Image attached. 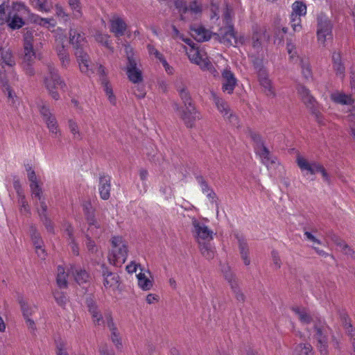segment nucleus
I'll use <instances>...</instances> for the list:
<instances>
[{"instance_id": "obj_16", "label": "nucleus", "mask_w": 355, "mask_h": 355, "mask_svg": "<svg viewBox=\"0 0 355 355\" xmlns=\"http://www.w3.org/2000/svg\"><path fill=\"white\" fill-rule=\"evenodd\" d=\"M297 164L302 171H307L311 175H314L316 173H320L323 166L317 162H309L304 157L301 155L297 157Z\"/></svg>"}, {"instance_id": "obj_50", "label": "nucleus", "mask_w": 355, "mask_h": 355, "mask_svg": "<svg viewBox=\"0 0 355 355\" xmlns=\"http://www.w3.org/2000/svg\"><path fill=\"white\" fill-rule=\"evenodd\" d=\"M302 73L306 79L312 78V71L307 60L300 59Z\"/></svg>"}, {"instance_id": "obj_34", "label": "nucleus", "mask_w": 355, "mask_h": 355, "mask_svg": "<svg viewBox=\"0 0 355 355\" xmlns=\"http://www.w3.org/2000/svg\"><path fill=\"white\" fill-rule=\"evenodd\" d=\"M334 69L338 76L343 77L345 68L341 62L340 53L334 52L332 55Z\"/></svg>"}, {"instance_id": "obj_5", "label": "nucleus", "mask_w": 355, "mask_h": 355, "mask_svg": "<svg viewBox=\"0 0 355 355\" xmlns=\"http://www.w3.org/2000/svg\"><path fill=\"white\" fill-rule=\"evenodd\" d=\"M253 65L257 74L259 83L265 94L270 97H275L276 95L275 88L269 78L268 71L263 65L262 60L259 59L254 60Z\"/></svg>"}, {"instance_id": "obj_63", "label": "nucleus", "mask_w": 355, "mask_h": 355, "mask_svg": "<svg viewBox=\"0 0 355 355\" xmlns=\"http://www.w3.org/2000/svg\"><path fill=\"white\" fill-rule=\"evenodd\" d=\"M198 184L200 185L202 192L207 194L209 191L212 190L208 185L207 182L205 180L203 177L198 176L196 178Z\"/></svg>"}, {"instance_id": "obj_46", "label": "nucleus", "mask_w": 355, "mask_h": 355, "mask_svg": "<svg viewBox=\"0 0 355 355\" xmlns=\"http://www.w3.org/2000/svg\"><path fill=\"white\" fill-rule=\"evenodd\" d=\"M30 234L32 241L35 248L40 249V246H43V241L41 238L40 232L37 231L35 227L31 226L30 228Z\"/></svg>"}, {"instance_id": "obj_41", "label": "nucleus", "mask_w": 355, "mask_h": 355, "mask_svg": "<svg viewBox=\"0 0 355 355\" xmlns=\"http://www.w3.org/2000/svg\"><path fill=\"white\" fill-rule=\"evenodd\" d=\"M68 128L70 132L73 135L74 139L81 140L83 139V134L81 133L78 123L72 119H69L67 121Z\"/></svg>"}, {"instance_id": "obj_8", "label": "nucleus", "mask_w": 355, "mask_h": 355, "mask_svg": "<svg viewBox=\"0 0 355 355\" xmlns=\"http://www.w3.org/2000/svg\"><path fill=\"white\" fill-rule=\"evenodd\" d=\"M218 36L220 42L226 46H235L244 42V37L236 36L234 26H225L218 31Z\"/></svg>"}, {"instance_id": "obj_58", "label": "nucleus", "mask_w": 355, "mask_h": 355, "mask_svg": "<svg viewBox=\"0 0 355 355\" xmlns=\"http://www.w3.org/2000/svg\"><path fill=\"white\" fill-rule=\"evenodd\" d=\"M250 137L254 143V151L261 148V146H265L261 136L254 132H250Z\"/></svg>"}, {"instance_id": "obj_52", "label": "nucleus", "mask_w": 355, "mask_h": 355, "mask_svg": "<svg viewBox=\"0 0 355 355\" xmlns=\"http://www.w3.org/2000/svg\"><path fill=\"white\" fill-rule=\"evenodd\" d=\"M292 14H296L301 17L306 13V6L301 1H295L292 6Z\"/></svg>"}, {"instance_id": "obj_26", "label": "nucleus", "mask_w": 355, "mask_h": 355, "mask_svg": "<svg viewBox=\"0 0 355 355\" xmlns=\"http://www.w3.org/2000/svg\"><path fill=\"white\" fill-rule=\"evenodd\" d=\"M291 310L304 324H310L313 320L314 315H311L308 310L304 307L293 306Z\"/></svg>"}, {"instance_id": "obj_14", "label": "nucleus", "mask_w": 355, "mask_h": 355, "mask_svg": "<svg viewBox=\"0 0 355 355\" xmlns=\"http://www.w3.org/2000/svg\"><path fill=\"white\" fill-rule=\"evenodd\" d=\"M306 107L310 110L312 115L314 116L317 122L321 125L324 124V118L320 112V109L318 103L315 98L310 94L302 100Z\"/></svg>"}, {"instance_id": "obj_43", "label": "nucleus", "mask_w": 355, "mask_h": 355, "mask_svg": "<svg viewBox=\"0 0 355 355\" xmlns=\"http://www.w3.org/2000/svg\"><path fill=\"white\" fill-rule=\"evenodd\" d=\"M34 22L48 29L54 28L56 25V21L53 18H43L38 15L35 16Z\"/></svg>"}, {"instance_id": "obj_40", "label": "nucleus", "mask_w": 355, "mask_h": 355, "mask_svg": "<svg viewBox=\"0 0 355 355\" xmlns=\"http://www.w3.org/2000/svg\"><path fill=\"white\" fill-rule=\"evenodd\" d=\"M68 274L65 272L64 268L58 266L57 268V284L60 288H64L67 286V278Z\"/></svg>"}, {"instance_id": "obj_18", "label": "nucleus", "mask_w": 355, "mask_h": 355, "mask_svg": "<svg viewBox=\"0 0 355 355\" xmlns=\"http://www.w3.org/2000/svg\"><path fill=\"white\" fill-rule=\"evenodd\" d=\"M101 272L103 277V286L106 288L115 289L118 287L119 282V276L110 272L105 264L101 265Z\"/></svg>"}, {"instance_id": "obj_6", "label": "nucleus", "mask_w": 355, "mask_h": 355, "mask_svg": "<svg viewBox=\"0 0 355 355\" xmlns=\"http://www.w3.org/2000/svg\"><path fill=\"white\" fill-rule=\"evenodd\" d=\"M125 53L128 60L126 64V73L128 78L135 84L142 82V72L138 67L139 60L135 57L132 48L128 45L125 46Z\"/></svg>"}, {"instance_id": "obj_24", "label": "nucleus", "mask_w": 355, "mask_h": 355, "mask_svg": "<svg viewBox=\"0 0 355 355\" xmlns=\"http://www.w3.org/2000/svg\"><path fill=\"white\" fill-rule=\"evenodd\" d=\"M329 337L331 338L333 345H336V338L334 336L329 334H317L316 340L318 342V347L319 348L321 355H328L327 343H329Z\"/></svg>"}, {"instance_id": "obj_10", "label": "nucleus", "mask_w": 355, "mask_h": 355, "mask_svg": "<svg viewBox=\"0 0 355 355\" xmlns=\"http://www.w3.org/2000/svg\"><path fill=\"white\" fill-rule=\"evenodd\" d=\"M40 114L44 122L46 123L49 132L53 137L58 138L61 136V131L59 129L58 123L55 116L50 112L49 108L43 105L40 109Z\"/></svg>"}, {"instance_id": "obj_7", "label": "nucleus", "mask_w": 355, "mask_h": 355, "mask_svg": "<svg viewBox=\"0 0 355 355\" xmlns=\"http://www.w3.org/2000/svg\"><path fill=\"white\" fill-rule=\"evenodd\" d=\"M192 233L198 244L210 242L214 237V232L205 223L196 218L192 219Z\"/></svg>"}, {"instance_id": "obj_53", "label": "nucleus", "mask_w": 355, "mask_h": 355, "mask_svg": "<svg viewBox=\"0 0 355 355\" xmlns=\"http://www.w3.org/2000/svg\"><path fill=\"white\" fill-rule=\"evenodd\" d=\"M18 203L20 206V212L23 214H31V209L26 200L25 195L18 196Z\"/></svg>"}, {"instance_id": "obj_22", "label": "nucleus", "mask_w": 355, "mask_h": 355, "mask_svg": "<svg viewBox=\"0 0 355 355\" xmlns=\"http://www.w3.org/2000/svg\"><path fill=\"white\" fill-rule=\"evenodd\" d=\"M111 178L109 175H102L99 178L98 190L101 198L107 200L110 196Z\"/></svg>"}, {"instance_id": "obj_35", "label": "nucleus", "mask_w": 355, "mask_h": 355, "mask_svg": "<svg viewBox=\"0 0 355 355\" xmlns=\"http://www.w3.org/2000/svg\"><path fill=\"white\" fill-rule=\"evenodd\" d=\"M199 248L201 254L206 259H211L214 257L215 248L209 242H205L199 244Z\"/></svg>"}, {"instance_id": "obj_20", "label": "nucleus", "mask_w": 355, "mask_h": 355, "mask_svg": "<svg viewBox=\"0 0 355 355\" xmlns=\"http://www.w3.org/2000/svg\"><path fill=\"white\" fill-rule=\"evenodd\" d=\"M39 218L40 221L42 223L44 226L45 227L46 231L49 233L54 234L55 233V229H54V223L50 218V217L48 215V206L47 205H44L42 203V208H39L37 207L36 210Z\"/></svg>"}, {"instance_id": "obj_13", "label": "nucleus", "mask_w": 355, "mask_h": 355, "mask_svg": "<svg viewBox=\"0 0 355 355\" xmlns=\"http://www.w3.org/2000/svg\"><path fill=\"white\" fill-rule=\"evenodd\" d=\"M318 39L320 42L324 44L327 40L331 37V25L330 21L323 17L318 18Z\"/></svg>"}, {"instance_id": "obj_32", "label": "nucleus", "mask_w": 355, "mask_h": 355, "mask_svg": "<svg viewBox=\"0 0 355 355\" xmlns=\"http://www.w3.org/2000/svg\"><path fill=\"white\" fill-rule=\"evenodd\" d=\"M88 311L92 315V317L93 318L94 322L97 324H101V323H103V316L100 311H98V306L92 300H87Z\"/></svg>"}, {"instance_id": "obj_64", "label": "nucleus", "mask_w": 355, "mask_h": 355, "mask_svg": "<svg viewBox=\"0 0 355 355\" xmlns=\"http://www.w3.org/2000/svg\"><path fill=\"white\" fill-rule=\"evenodd\" d=\"M135 95L139 98H143L146 96L145 87L144 85H137L133 88Z\"/></svg>"}, {"instance_id": "obj_59", "label": "nucleus", "mask_w": 355, "mask_h": 355, "mask_svg": "<svg viewBox=\"0 0 355 355\" xmlns=\"http://www.w3.org/2000/svg\"><path fill=\"white\" fill-rule=\"evenodd\" d=\"M312 347L309 344H300L296 347L297 355H311Z\"/></svg>"}, {"instance_id": "obj_62", "label": "nucleus", "mask_w": 355, "mask_h": 355, "mask_svg": "<svg viewBox=\"0 0 355 355\" xmlns=\"http://www.w3.org/2000/svg\"><path fill=\"white\" fill-rule=\"evenodd\" d=\"M201 69L203 71H208L214 77L219 76V73L215 69V67L213 66V64H211L209 59L207 61H206L205 63L203 64L202 67H201Z\"/></svg>"}, {"instance_id": "obj_56", "label": "nucleus", "mask_w": 355, "mask_h": 355, "mask_svg": "<svg viewBox=\"0 0 355 355\" xmlns=\"http://www.w3.org/2000/svg\"><path fill=\"white\" fill-rule=\"evenodd\" d=\"M223 18L225 26H233L232 22V11L227 5L224 8Z\"/></svg>"}, {"instance_id": "obj_61", "label": "nucleus", "mask_w": 355, "mask_h": 355, "mask_svg": "<svg viewBox=\"0 0 355 355\" xmlns=\"http://www.w3.org/2000/svg\"><path fill=\"white\" fill-rule=\"evenodd\" d=\"M53 295L56 302L60 306H64L66 304L67 302V297L63 292L55 291L53 293Z\"/></svg>"}, {"instance_id": "obj_31", "label": "nucleus", "mask_w": 355, "mask_h": 355, "mask_svg": "<svg viewBox=\"0 0 355 355\" xmlns=\"http://www.w3.org/2000/svg\"><path fill=\"white\" fill-rule=\"evenodd\" d=\"M88 311L92 315V317L93 318L94 322L97 324H101V323H103V316L100 311H98V306L92 300H87Z\"/></svg>"}, {"instance_id": "obj_3", "label": "nucleus", "mask_w": 355, "mask_h": 355, "mask_svg": "<svg viewBox=\"0 0 355 355\" xmlns=\"http://www.w3.org/2000/svg\"><path fill=\"white\" fill-rule=\"evenodd\" d=\"M111 243L112 249L108 256L109 262L115 266H121L125 262L128 257V242L123 237L115 236L112 238Z\"/></svg>"}, {"instance_id": "obj_38", "label": "nucleus", "mask_w": 355, "mask_h": 355, "mask_svg": "<svg viewBox=\"0 0 355 355\" xmlns=\"http://www.w3.org/2000/svg\"><path fill=\"white\" fill-rule=\"evenodd\" d=\"M6 23L12 30L19 29L25 24L21 17H19L17 14L12 15V13L9 15L8 20Z\"/></svg>"}, {"instance_id": "obj_30", "label": "nucleus", "mask_w": 355, "mask_h": 355, "mask_svg": "<svg viewBox=\"0 0 355 355\" xmlns=\"http://www.w3.org/2000/svg\"><path fill=\"white\" fill-rule=\"evenodd\" d=\"M331 100L337 104L340 105H352L353 99L351 95L346 94L343 92H336L330 95Z\"/></svg>"}, {"instance_id": "obj_28", "label": "nucleus", "mask_w": 355, "mask_h": 355, "mask_svg": "<svg viewBox=\"0 0 355 355\" xmlns=\"http://www.w3.org/2000/svg\"><path fill=\"white\" fill-rule=\"evenodd\" d=\"M30 189L32 198H36L39 201V203L37 202H35V206L36 209L37 207H38L39 208H42V203L46 205L45 198L42 195V189L41 187L39 185V184H30Z\"/></svg>"}, {"instance_id": "obj_36", "label": "nucleus", "mask_w": 355, "mask_h": 355, "mask_svg": "<svg viewBox=\"0 0 355 355\" xmlns=\"http://www.w3.org/2000/svg\"><path fill=\"white\" fill-rule=\"evenodd\" d=\"M32 6L40 11L49 12L52 8L50 0H31Z\"/></svg>"}, {"instance_id": "obj_12", "label": "nucleus", "mask_w": 355, "mask_h": 355, "mask_svg": "<svg viewBox=\"0 0 355 355\" xmlns=\"http://www.w3.org/2000/svg\"><path fill=\"white\" fill-rule=\"evenodd\" d=\"M237 84V79L230 68L224 69L221 72L222 91L227 94H232Z\"/></svg>"}, {"instance_id": "obj_42", "label": "nucleus", "mask_w": 355, "mask_h": 355, "mask_svg": "<svg viewBox=\"0 0 355 355\" xmlns=\"http://www.w3.org/2000/svg\"><path fill=\"white\" fill-rule=\"evenodd\" d=\"M76 282L79 284H83L87 283L89 280V275L85 270L76 269L75 271H72Z\"/></svg>"}, {"instance_id": "obj_1", "label": "nucleus", "mask_w": 355, "mask_h": 355, "mask_svg": "<svg viewBox=\"0 0 355 355\" xmlns=\"http://www.w3.org/2000/svg\"><path fill=\"white\" fill-rule=\"evenodd\" d=\"M69 42L75 49V55L79 62L80 71L85 73L94 72V65H89V56L84 51V47L86 46L87 40L85 34L76 28L70 27L69 31Z\"/></svg>"}, {"instance_id": "obj_57", "label": "nucleus", "mask_w": 355, "mask_h": 355, "mask_svg": "<svg viewBox=\"0 0 355 355\" xmlns=\"http://www.w3.org/2000/svg\"><path fill=\"white\" fill-rule=\"evenodd\" d=\"M340 319L345 330L348 333L352 332L354 329L348 315L345 313H343L340 314Z\"/></svg>"}, {"instance_id": "obj_11", "label": "nucleus", "mask_w": 355, "mask_h": 355, "mask_svg": "<svg viewBox=\"0 0 355 355\" xmlns=\"http://www.w3.org/2000/svg\"><path fill=\"white\" fill-rule=\"evenodd\" d=\"M210 95V99L214 102L218 111L225 119H228L231 123L236 121V116L232 114L228 103L224 98L213 91L211 92Z\"/></svg>"}, {"instance_id": "obj_2", "label": "nucleus", "mask_w": 355, "mask_h": 355, "mask_svg": "<svg viewBox=\"0 0 355 355\" xmlns=\"http://www.w3.org/2000/svg\"><path fill=\"white\" fill-rule=\"evenodd\" d=\"M41 55L33 33L26 32L24 37L21 67L27 76L35 75V60L37 58L40 59Z\"/></svg>"}, {"instance_id": "obj_25", "label": "nucleus", "mask_w": 355, "mask_h": 355, "mask_svg": "<svg viewBox=\"0 0 355 355\" xmlns=\"http://www.w3.org/2000/svg\"><path fill=\"white\" fill-rule=\"evenodd\" d=\"M191 35L200 42L207 41L211 38L210 32L202 26H191Z\"/></svg>"}, {"instance_id": "obj_19", "label": "nucleus", "mask_w": 355, "mask_h": 355, "mask_svg": "<svg viewBox=\"0 0 355 355\" xmlns=\"http://www.w3.org/2000/svg\"><path fill=\"white\" fill-rule=\"evenodd\" d=\"M175 87L178 91L180 98L182 99L184 107L193 105L190 93L188 90L187 84L182 80V78H177L175 82Z\"/></svg>"}, {"instance_id": "obj_15", "label": "nucleus", "mask_w": 355, "mask_h": 355, "mask_svg": "<svg viewBox=\"0 0 355 355\" xmlns=\"http://www.w3.org/2000/svg\"><path fill=\"white\" fill-rule=\"evenodd\" d=\"M181 119L187 128H193L197 119H200V114L193 105L186 106L181 111Z\"/></svg>"}, {"instance_id": "obj_23", "label": "nucleus", "mask_w": 355, "mask_h": 355, "mask_svg": "<svg viewBox=\"0 0 355 355\" xmlns=\"http://www.w3.org/2000/svg\"><path fill=\"white\" fill-rule=\"evenodd\" d=\"M256 154L261 159V162L268 168L271 167L276 164L277 159L274 157L269 150L265 146H261V148L255 150Z\"/></svg>"}, {"instance_id": "obj_54", "label": "nucleus", "mask_w": 355, "mask_h": 355, "mask_svg": "<svg viewBox=\"0 0 355 355\" xmlns=\"http://www.w3.org/2000/svg\"><path fill=\"white\" fill-rule=\"evenodd\" d=\"M231 289L234 295V297L236 300L241 303H243L245 300V296L239 287V284H232V286L231 287Z\"/></svg>"}, {"instance_id": "obj_47", "label": "nucleus", "mask_w": 355, "mask_h": 355, "mask_svg": "<svg viewBox=\"0 0 355 355\" xmlns=\"http://www.w3.org/2000/svg\"><path fill=\"white\" fill-rule=\"evenodd\" d=\"M175 6L178 10L180 15V19L186 21L189 19L187 14L188 12V6L183 0H175Z\"/></svg>"}, {"instance_id": "obj_21", "label": "nucleus", "mask_w": 355, "mask_h": 355, "mask_svg": "<svg viewBox=\"0 0 355 355\" xmlns=\"http://www.w3.org/2000/svg\"><path fill=\"white\" fill-rule=\"evenodd\" d=\"M110 32L112 33L115 37H119L124 35L127 29V24L121 17L114 16L110 19Z\"/></svg>"}, {"instance_id": "obj_55", "label": "nucleus", "mask_w": 355, "mask_h": 355, "mask_svg": "<svg viewBox=\"0 0 355 355\" xmlns=\"http://www.w3.org/2000/svg\"><path fill=\"white\" fill-rule=\"evenodd\" d=\"M291 26L295 32H299L302 29L301 17L296 14H291Z\"/></svg>"}, {"instance_id": "obj_17", "label": "nucleus", "mask_w": 355, "mask_h": 355, "mask_svg": "<svg viewBox=\"0 0 355 355\" xmlns=\"http://www.w3.org/2000/svg\"><path fill=\"white\" fill-rule=\"evenodd\" d=\"M186 51L190 61L200 68L208 60L207 54L204 51L199 49L198 46H191V48L186 49Z\"/></svg>"}, {"instance_id": "obj_60", "label": "nucleus", "mask_w": 355, "mask_h": 355, "mask_svg": "<svg viewBox=\"0 0 355 355\" xmlns=\"http://www.w3.org/2000/svg\"><path fill=\"white\" fill-rule=\"evenodd\" d=\"M55 10V15L58 17L62 19L65 22H67L69 20V14L64 10V8L61 6L56 5Z\"/></svg>"}, {"instance_id": "obj_45", "label": "nucleus", "mask_w": 355, "mask_h": 355, "mask_svg": "<svg viewBox=\"0 0 355 355\" xmlns=\"http://www.w3.org/2000/svg\"><path fill=\"white\" fill-rule=\"evenodd\" d=\"M68 3L72 11L73 17L77 19H80L83 12L79 0H69Z\"/></svg>"}, {"instance_id": "obj_4", "label": "nucleus", "mask_w": 355, "mask_h": 355, "mask_svg": "<svg viewBox=\"0 0 355 355\" xmlns=\"http://www.w3.org/2000/svg\"><path fill=\"white\" fill-rule=\"evenodd\" d=\"M46 67L49 74L44 78V83L51 97L55 100H58L60 96L58 93L55 91V89L57 87L64 89L66 87V84L61 79L58 70L53 64L49 63Z\"/></svg>"}, {"instance_id": "obj_37", "label": "nucleus", "mask_w": 355, "mask_h": 355, "mask_svg": "<svg viewBox=\"0 0 355 355\" xmlns=\"http://www.w3.org/2000/svg\"><path fill=\"white\" fill-rule=\"evenodd\" d=\"M265 38L266 34L263 28L258 26L253 28L252 42L254 47H259L261 40Z\"/></svg>"}, {"instance_id": "obj_49", "label": "nucleus", "mask_w": 355, "mask_h": 355, "mask_svg": "<svg viewBox=\"0 0 355 355\" xmlns=\"http://www.w3.org/2000/svg\"><path fill=\"white\" fill-rule=\"evenodd\" d=\"M222 272L225 279L228 282L230 287L232 286L234 283L238 284V280L236 278L234 273L231 271L230 268L228 266H224L222 268Z\"/></svg>"}, {"instance_id": "obj_44", "label": "nucleus", "mask_w": 355, "mask_h": 355, "mask_svg": "<svg viewBox=\"0 0 355 355\" xmlns=\"http://www.w3.org/2000/svg\"><path fill=\"white\" fill-rule=\"evenodd\" d=\"M139 286L144 291H148L153 287V282L141 272L137 275Z\"/></svg>"}, {"instance_id": "obj_9", "label": "nucleus", "mask_w": 355, "mask_h": 355, "mask_svg": "<svg viewBox=\"0 0 355 355\" xmlns=\"http://www.w3.org/2000/svg\"><path fill=\"white\" fill-rule=\"evenodd\" d=\"M18 302L28 329L31 331H35L36 325L34 320L32 319V316L37 311V306L33 304L28 303L23 297L19 298Z\"/></svg>"}, {"instance_id": "obj_27", "label": "nucleus", "mask_w": 355, "mask_h": 355, "mask_svg": "<svg viewBox=\"0 0 355 355\" xmlns=\"http://www.w3.org/2000/svg\"><path fill=\"white\" fill-rule=\"evenodd\" d=\"M0 64L11 69L15 65V61L10 49L0 48Z\"/></svg>"}, {"instance_id": "obj_33", "label": "nucleus", "mask_w": 355, "mask_h": 355, "mask_svg": "<svg viewBox=\"0 0 355 355\" xmlns=\"http://www.w3.org/2000/svg\"><path fill=\"white\" fill-rule=\"evenodd\" d=\"M237 239L241 258L245 265L248 266L250 263V260L248 257V245L246 240L243 236H237Z\"/></svg>"}, {"instance_id": "obj_48", "label": "nucleus", "mask_w": 355, "mask_h": 355, "mask_svg": "<svg viewBox=\"0 0 355 355\" xmlns=\"http://www.w3.org/2000/svg\"><path fill=\"white\" fill-rule=\"evenodd\" d=\"M12 71V68L8 69L7 66L0 64V84L2 86H6L8 83V78Z\"/></svg>"}, {"instance_id": "obj_51", "label": "nucleus", "mask_w": 355, "mask_h": 355, "mask_svg": "<svg viewBox=\"0 0 355 355\" xmlns=\"http://www.w3.org/2000/svg\"><path fill=\"white\" fill-rule=\"evenodd\" d=\"M312 322L314 323V329L316 333H322L327 331V326L323 319L314 315L313 320H312Z\"/></svg>"}, {"instance_id": "obj_29", "label": "nucleus", "mask_w": 355, "mask_h": 355, "mask_svg": "<svg viewBox=\"0 0 355 355\" xmlns=\"http://www.w3.org/2000/svg\"><path fill=\"white\" fill-rule=\"evenodd\" d=\"M188 6L187 17L189 20H193L197 17L198 15H200L202 10V6L200 1L194 0L190 2ZM186 21H188L187 19Z\"/></svg>"}, {"instance_id": "obj_39", "label": "nucleus", "mask_w": 355, "mask_h": 355, "mask_svg": "<svg viewBox=\"0 0 355 355\" xmlns=\"http://www.w3.org/2000/svg\"><path fill=\"white\" fill-rule=\"evenodd\" d=\"M9 3L8 0H0V24H3L8 20L10 12H8Z\"/></svg>"}]
</instances>
